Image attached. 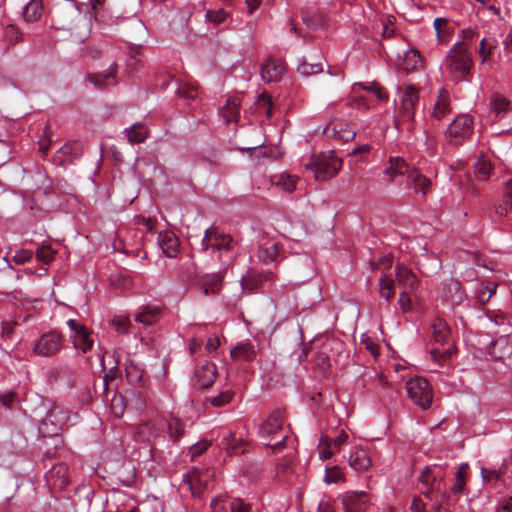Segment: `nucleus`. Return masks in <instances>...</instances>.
Returning <instances> with one entry per match:
<instances>
[{"instance_id":"f257e3e1","label":"nucleus","mask_w":512,"mask_h":512,"mask_svg":"<svg viewBox=\"0 0 512 512\" xmlns=\"http://www.w3.org/2000/svg\"><path fill=\"white\" fill-rule=\"evenodd\" d=\"M394 122L398 127L406 124L411 130L415 121V113L419 105V93L412 85L400 86L397 90V98L394 100Z\"/></svg>"},{"instance_id":"f03ea898","label":"nucleus","mask_w":512,"mask_h":512,"mask_svg":"<svg viewBox=\"0 0 512 512\" xmlns=\"http://www.w3.org/2000/svg\"><path fill=\"white\" fill-rule=\"evenodd\" d=\"M283 412L273 410L258 427V437L262 443L273 450L284 447L287 430L283 425Z\"/></svg>"},{"instance_id":"7ed1b4c3","label":"nucleus","mask_w":512,"mask_h":512,"mask_svg":"<svg viewBox=\"0 0 512 512\" xmlns=\"http://www.w3.org/2000/svg\"><path fill=\"white\" fill-rule=\"evenodd\" d=\"M432 340L441 346L431 350V358L440 366H444L447 360L456 353L452 343V333L449 325L441 318L434 320L432 324Z\"/></svg>"},{"instance_id":"20e7f679","label":"nucleus","mask_w":512,"mask_h":512,"mask_svg":"<svg viewBox=\"0 0 512 512\" xmlns=\"http://www.w3.org/2000/svg\"><path fill=\"white\" fill-rule=\"evenodd\" d=\"M472 65L468 48L462 42H456L442 63V69L454 80L465 78Z\"/></svg>"},{"instance_id":"39448f33","label":"nucleus","mask_w":512,"mask_h":512,"mask_svg":"<svg viewBox=\"0 0 512 512\" xmlns=\"http://www.w3.org/2000/svg\"><path fill=\"white\" fill-rule=\"evenodd\" d=\"M81 24L86 28L88 26L86 18L82 16L75 2H65L52 11V26L56 30L79 34L77 29Z\"/></svg>"},{"instance_id":"423d86ee","label":"nucleus","mask_w":512,"mask_h":512,"mask_svg":"<svg viewBox=\"0 0 512 512\" xmlns=\"http://www.w3.org/2000/svg\"><path fill=\"white\" fill-rule=\"evenodd\" d=\"M342 167V160L333 151L313 155L305 169L314 174L317 181L324 182L334 177Z\"/></svg>"},{"instance_id":"0eeeda50","label":"nucleus","mask_w":512,"mask_h":512,"mask_svg":"<svg viewBox=\"0 0 512 512\" xmlns=\"http://www.w3.org/2000/svg\"><path fill=\"white\" fill-rule=\"evenodd\" d=\"M212 476L213 473L208 468H193L183 474L179 489L182 493H190L193 498H200L208 489Z\"/></svg>"},{"instance_id":"6e6552de","label":"nucleus","mask_w":512,"mask_h":512,"mask_svg":"<svg viewBox=\"0 0 512 512\" xmlns=\"http://www.w3.org/2000/svg\"><path fill=\"white\" fill-rule=\"evenodd\" d=\"M46 408V415L39 424L38 430L44 437L57 436L69 421V411L50 403Z\"/></svg>"},{"instance_id":"1a4fd4ad","label":"nucleus","mask_w":512,"mask_h":512,"mask_svg":"<svg viewBox=\"0 0 512 512\" xmlns=\"http://www.w3.org/2000/svg\"><path fill=\"white\" fill-rule=\"evenodd\" d=\"M406 390L409 398L421 409L426 410L431 406L433 390L427 380L414 376L406 382Z\"/></svg>"},{"instance_id":"9d476101","label":"nucleus","mask_w":512,"mask_h":512,"mask_svg":"<svg viewBox=\"0 0 512 512\" xmlns=\"http://www.w3.org/2000/svg\"><path fill=\"white\" fill-rule=\"evenodd\" d=\"M473 132V119L467 114L456 116L446 130L449 143L457 145L469 138Z\"/></svg>"},{"instance_id":"9b49d317","label":"nucleus","mask_w":512,"mask_h":512,"mask_svg":"<svg viewBox=\"0 0 512 512\" xmlns=\"http://www.w3.org/2000/svg\"><path fill=\"white\" fill-rule=\"evenodd\" d=\"M63 348V337L56 331L42 334L33 347V352L42 357H52Z\"/></svg>"},{"instance_id":"f8f14e48","label":"nucleus","mask_w":512,"mask_h":512,"mask_svg":"<svg viewBox=\"0 0 512 512\" xmlns=\"http://www.w3.org/2000/svg\"><path fill=\"white\" fill-rule=\"evenodd\" d=\"M443 478L444 473L440 466H426L419 476L421 484L425 487L423 494L430 497V494L434 491L442 493L444 490Z\"/></svg>"},{"instance_id":"ddd939ff","label":"nucleus","mask_w":512,"mask_h":512,"mask_svg":"<svg viewBox=\"0 0 512 512\" xmlns=\"http://www.w3.org/2000/svg\"><path fill=\"white\" fill-rule=\"evenodd\" d=\"M70 329V339L76 350L85 354L92 349L93 340L88 329L75 319L66 322Z\"/></svg>"},{"instance_id":"4468645a","label":"nucleus","mask_w":512,"mask_h":512,"mask_svg":"<svg viewBox=\"0 0 512 512\" xmlns=\"http://www.w3.org/2000/svg\"><path fill=\"white\" fill-rule=\"evenodd\" d=\"M232 244L233 240L229 235L217 234L212 227L206 229L202 240L204 250L219 253L230 250Z\"/></svg>"},{"instance_id":"2eb2a0df","label":"nucleus","mask_w":512,"mask_h":512,"mask_svg":"<svg viewBox=\"0 0 512 512\" xmlns=\"http://www.w3.org/2000/svg\"><path fill=\"white\" fill-rule=\"evenodd\" d=\"M452 98L446 89H440L431 105L430 115L433 119L441 121L452 112Z\"/></svg>"},{"instance_id":"dca6fc26","label":"nucleus","mask_w":512,"mask_h":512,"mask_svg":"<svg viewBox=\"0 0 512 512\" xmlns=\"http://www.w3.org/2000/svg\"><path fill=\"white\" fill-rule=\"evenodd\" d=\"M488 353L493 360H504L512 354V336L500 335L489 344Z\"/></svg>"},{"instance_id":"f3484780","label":"nucleus","mask_w":512,"mask_h":512,"mask_svg":"<svg viewBox=\"0 0 512 512\" xmlns=\"http://www.w3.org/2000/svg\"><path fill=\"white\" fill-rule=\"evenodd\" d=\"M407 185L413 189L415 194H420L422 197L426 196L432 187L431 177L424 175L419 169L413 168L407 175Z\"/></svg>"},{"instance_id":"a211bd4d","label":"nucleus","mask_w":512,"mask_h":512,"mask_svg":"<svg viewBox=\"0 0 512 512\" xmlns=\"http://www.w3.org/2000/svg\"><path fill=\"white\" fill-rule=\"evenodd\" d=\"M368 504L364 491H349L342 495V505L345 512H365Z\"/></svg>"},{"instance_id":"6ab92c4d","label":"nucleus","mask_w":512,"mask_h":512,"mask_svg":"<svg viewBox=\"0 0 512 512\" xmlns=\"http://www.w3.org/2000/svg\"><path fill=\"white\" fill-rule=\"evenodd\" d=\"M348 463L356 472H363L371 466V459L365 448L354 446L349 453Z\"/></svg>"},{"instance_id":"aec40b11","label":"nucleus","mask_w":512,"mask_h":512,"mask_svg":"<svg viewBox=\"0 0 512 512\" xmlns=\"http://www.w3.org/2000/svg\"><path fill=\"white\" fill-rule=\"evenodd\" d=\"M410 170L404 158L400 156H390L383 170V175L388 177V180L393 181L400 176L408 175Z\"/></svg>"},{"instance_id":"412c9836","label":"nucleus","mask_w":512,"mask_h":512,"mask_svg":"<svg viewBox=\"0 0 512 512\" xmlns=\"http://www.w3.org/2000/svg\"><path fill=\"white\" fill-rule=\"evenodd\" d=\"M284 72H285V68H284L283 63L280 60L275 59V58H269L262 65L261 77L267 83L277 82V81L281 80Z\"/></svg>"},{"instance_id":"4be33fe9","label":"nucleus","mask_w":512,"mask_h":512,"mask_svg":"<svg viewBox=\"0 0 512 512\" xmlns=\"http://www.w3.org/2000/svg\"><path fill=\"white\" fill-rule=\"evenodd\" d=\"M116 66L112 64L108 70L102 74H88L86 81L93 85L97 90H104L116 85L115 80Z\"/></svg>"},{"instance_id":"5701e85b","label":"nucleus","mask_w":512,"mask_h":512,"mask_svg":"<svg viewBox=\"0 0 512 512\" xmlns=\"http://www.w3.org/2000/svg\"><path fill=\"white\" fill-rule=\"evenodd\" d=\"M257 356V349L250 340L240 341L230 351V357L234 361L251 362Z\"/></svg>"},{"instance_id":"b1692460","label":"nucleus","mask_w":512,"mask_h":512,"mask_svg":"<svg viewBox=\"0 0 512 512\" xmlns=\"http://www.w3.org/2000/svg\"><path fill=\"white\" fill-rule=\"evenodd\" d=\"M223 279L224 275L221 271L206 274L199 279L198 286L205 296L217 294L221 290Z\"/></svg>"},{"instance_id":"393cba45","label":"nucleus","mask_w":512,"mask_h":512,"mask_svg":"<svg viewBox=\"0 0 512 512\" xmlns=\"http://www.w3.org/2000/svg\"><path fill=\"white\" fill-rule=\"evenodd\" d=\"M489 107L490 116L494 117L495 120L502 119L505 114L512 110L511 101L499 93L490 97Z\"/></svg>"},{"instance_id":"a878e982","label":"nucleus","mask_w":512,"mask_h":512,"mask_svg":"<svg viewBox=\"0 0 512 512\" xmlns=\"http://www.w3.org/2000/svg\"><path fill=\"white\" fill-rule=\"evenodd\" d=\"M158 244L163 253L169 257H176L179 248V240L171 231H162L158 235Z\"/></svg>"},{"instance_id":"bb28decb","label":"nucleus","mask_w":512,"mask_h":512,"mask_svg":"<svg viewBox=\"0 0 512 512\" xmlns=\"http://www.w3.org/2000/svg\"><path fill=\"white\" fill-rule=\"evenodd\" d=\"M396 281L403 290H414L417 284L416 275L410 268L402 264L396 267Z\"/></svg>"},{"instance_id":"cd10ccee","label":"nucleus","mask_w":512,"mask_h":512,"mask_svg":"<svg viewBox=\"0 0 512 512\" xmlns=\"http://www.w3.org/2000/svg\"><path fill=\"white\" fill-rule=\"evenodd\" d=\"M217 376L216 365L212 362H206L195 371V377L202 387H209L213 384Z\"/></svg>"},{"instance_id":"c85d7f7f","label":"nucleus","mask_w":512,"mask_h":512,"mask_svg":"<svg viewBox=\"0 0 512 512\" xmlns=\"http://www.w3.org/2000/svg\"><path fill=\"white\" fill-rule=\"evenodd\" d=\"M280 255V247L277 242L267 241L261 244L258 248V259L264 264L274 262Z\"/></svg>"},{"instance_id":"c756f323","label":"nucleus","mask_w":512,"mask_h":512,"mask_svg":"<svg viewBox=\"0 0 512 512\" xmlns=\"http://www.w3.org/2000/svg\"><path fill=\"white\" fill-rule=\"evenodd\" d=\"M146 371L143 365L137 361L130 360L126 366V377L133 384L145 385Z\"/></svg>"},{"instance_id":"7c9ffc66","label":"nucleus","mask_w":512,"mask_h":512,"mask_svg":"<svg viewBox=\"0 0 512 512\" xmlns=\"http://www.w3.org/2000/svg\"><path fill=\"white\" fill-rule=\"evenodd\" d=\"M241 100L238 96L229 97L226 105L220 110V114L226 123L236 121L239 117Z\"/></svg>"},{"instance_id":"2f4dec72","label":"nucleus","mask_w":512,"mask_h":512,"mask_svg":"<svg viewBox=\"0 0 512 512\" xmlns=\"http://www.w3.org/2000/svg\"><path fill=\"white\" fill-rule=\"evenodd\" d=\"M495 213L499 217H506L512 213V179L506 181L503 201L495 207Z\"/></svg>"},{"instance_id":"473e14b6","label":"nucleus","mask_w":512,"mask_h":512,"mask_svg":"<svg viewBox=\"0 0 512 512\" xmlns=\"http://www.w3.org/2000/svg\"><path fill=\"white\" fill-rule=\"evenodd\" d=\"M444 289H447L443 300L451 301L452 303H460L464 298V290L458 281L450 279L448 282L443 284Z\"/></svg>"},{"instance_id":"72a5a7b5","label":"nucleus","mask_w":512,"mask_h":512,"mask_svg":"<svg viewBox=\"0 0 512 512\" xmlns=\"http://www.w3.org/2000/svg\"><path fill=\"white\" fill-rule=\"evenodd\" d=\"M498 45V38L493 34L484 36L481 39L478 53L482 63H485L489 59L490 55L494 52Z\"/></svg>"},{"instance_id":"f704fd0d","label":"nucleus","mask_w":512,"mask_h":512,"mask_svg":"<svg viewBox=\"0 0 512 512\" xmlns=\"http://www.w3.org/2000/svg\"><path fill=\"white\" fill-rule=\"evenodd\" d=\"M498 284L495 282H480L475 285V297L481 304L489 301L492 295L496 292Z\"/></svg>"},{"instance_id":"c9c22d12","label":"nucleus","mask_w":512,"mask_h":512,"mask_svg":"<svg viewBox=\"0 0 512 512\" xmlns=\"http://www.w3.org/2000/svg\"><path fill=\"white\" fill-rule=\"evenodd\" d=\"M125 133L131 144L142 143L148 137V129L140 123L133 124L129 128H126Z\"/></svg>"},{"instance_id":"e433bc0d","label":"nucleus","mask_w":512,"mask_h":512,"mask_svg":"<svg viewBox=\"0 0 512 512\" xmlns=\"http://www.w3.org/2000/svg\"><path fill=\"white\" fill-rule=\"evenodd\" d=\"M354 86L359 87L368 93H371L380 102L388 100V92L386 91V89L375 81L367 83L358 82L355 83Z\"/></svg>"},{"instance_id":"4c0bfd02","label":"nucleus","mask_w":512,"mask_h":512,"mask_svg":"<svg viewBox=\"0 0 512 512\" xmlns=\"http://www.w3.org/2000/svg\"><path fill=\"white\" fill-rule=\"evenodd\" d=\"M43 13V4L41 0H30L23 9V18L27 22L38 20Z\"/></svg>"},{"instance_id":"58836bf2","label":"nucleus","mask_w":512,"mask_h":512,"mask_svg":"<svg viewBox=\"0 0 512 512\" xmlns=\"http://www.w3.org/2000/svg\"><path fill=\"white\" fill-rule=\"evenodd\" d=\"M475 177L482 182H485L489 179L492 166L491 163L483 156L477 158L475 163L473 164Z\"/></svg>"},{"instance_id":"ea45409f","label":"nucleus","mask_w":512,"mask_h":512,"mask_svg":"<svg viewBox=\"0 0 512 512\" xmlns=\"http://www.w3.org/2000/svg\"><path fill=\"white\" fill-rule=\"evenodd\" d=\"M378 293L386 302H390L394 294V281L387 275L382 274L378 281Z\"/></svg>"},{"instance_id":"a19ab883","label":"nucleus","mask_w":512,"mask_h":512,"mask_svg":"<svg viewBox=\"0 0 512 512\" xmlns=\"http://www.w3.org/2000/svg\"><path fill=\"white\" fill-rule=\"evenodd\" d=\"M272 182L283 191L291 192L295 188L297 178L290 174L282 173L274 176Z\"/></svg>"},{"instance_id":"79ce46f5","label":"nucleus","mask_w":512,"mask_h":512,"mask_svg":"<svg viewBox=\"0 0 512 512\" xmlns=\"http://www.w3.org/2000/svg\"><path fill=\"white\" fill-rule=\"evenodd\" d=\"M221 444L228 453H237L238 447L240 453H245V449H241L243 446V440H237L232 433H227L221 439Z\"/></svg>"},{"instance_id":"37998d69","label":"nucleus","mask_w":512,"mask_h":512,"mask_svg":"<svg viewBox=\"0 0 512 512\" xmlns=\"http://www.w3.org/2000/svg\"><path fill=\"white\" fill-rule=\"evenodd\" d=\"M467 463H462L455 475V482L451 487V492L454 494H460L464 491L466 485V475H467Z\"/></svg>"},{"instance_id":"c03bdc74","label":"nucleus","mask_w":512,"mask_h":512,"mask_svg":"<svg viewBox=\"0 0 512 512\" xmlns=\"http://www.w3.org/2000/svg\"><path fill=\"white\" fill-rule=\"evenodd\" d=\"M297 71L302 76H310L321 73L323 71V65L321 62H308L306 59H303L297 66Z\"/></svg>"},{"instance_id":"a18cd8bd","label":"nucleus","mask_w":512,"mask_h":512,"mask_svg":"<svg viewBox=\"0 0 512 512\" xmlns=\"http://www.w3.org/2000/svg\"><path fill=\"white\" fill-rule=\"evenodd\" d=\"M422 59L419 51L417 50H408L403 57L402 67L404 70L409 71L415 69L419 65H421Z\"/></svg>"},{"instance_id":"49530a36","label":"nucleus","mask_w":512,"mask_h":512,"mask_svg":"<svg viewBox=\"0 0 512 512\" xmlns=\"http://www.w3.org/2000/svg\"><path fill=\"white\" fill-rule=\"evenodd\" d=\"M167 430L171 438L178 440L185 432L184 425L177 417H170L167 422Z\"/></svg>"},{"instance_id":"de8ad7c7","label":"nucleus","mask_w":512,"mask_h":512,"mask_svg":"<svg viewBox=\"0 0 512 512\" xmlns=\"http://www.w3.org/2000/svg\"><path fill=\"white\" fill-rule=\"evenodd\" d=\"M225 496H217L211 499L210 508L211 512H233L231 509V501Z\"/></svg>"},{"instance_id":"09e8293b","label":"nucleus","mask_w":512,"mask_h":512,"mask_svg":"<svg viewBox=\"0 0 512 512\" xmlns=\"http://www.w3.org/2000/svg\"><path fill=\"white\" fill-rule=\"evenodd\" d=\"M229 17V13L225 11L223 8H218L215 10H207L205 14V19L208 22H211L215 25H219L227 20Z\"/></svg>"},{"instance_id":"8fccbe9b","label":"nucleus","mask_w":512,"mask_h":512,"mask_svg":"<svg viewBox=\"0 0 512 512\" xmlns=\"http://www.w3.org/2000/svg\"><path fill=\"white\" fill-rule=\"evenodd\" d=\"M157 318V311L153 309H144L134 317L136 323H141L145 326L152 325Z\"/></svg>"},{"instance_id":"3c124183","label":"nucleus","mask_w":512,"mask_h":512,"mask_svg":"<svg viewBox=\"0 0 512 512\" xmlns=\"http://www.w3.org/2000/svg\"><path fill=\"white\" fill-rule=\"evenodd\" d=\"M332 446V439L322 436L318 444L319 457L323 460L329 459L334 453Z\"/></svg>"},{"instance_id":"603ef678","label":"nucleus","mask_w":512,"mask_h":512,"mask_svg":"<svg viewBox=\"0 0 512 512\" xmlns=\"http://www.w3.org/2000/svg\"><path fill=\"white\" fill-rule=\"evenodd\" d=\"M503 475V471L501 469L495 468H481V477L482 480L486 483H496L501 479Z\"/></svg>"},{"instance_id":"864d4df0","label":"nucleus","mask_w":512,"mask_h":512,"mask_svg":"<svg viewBox=\"0 0 512 512\" xmlns=\"http://www.w3.org/2000/svg\"><path fill=\"white\" fill-rule=\"evenodd\" d=\"M433 26L436 31V35L439 42L446 41V36L449 34V29L447 27V19L442 17L436 18L434 20Z\"/></svg>"},{"instance_id":"5fc2aeb1","label":"nucleus","mask_w":512,"mask_h":512,"mask_svg":"<svg viewBox=\"0 0 512 512\" xmlns=\"http://www.w3.org/2000/svg\"><path fill=\"white\" fill-rule=\"evenodd\" d=\"M55 251L49 245H43L37 249V259L43 264H49L55 257Z\"/></svg>"},{"instance_id":"6e6d98bb","label":"nucleus","mask_w":512,"mask_h":512,"mask_svg":"<svg viewBox=\"0 0 512 512\" xmlns=\"http://www.w3.org/2000/svg\"><path fill=\"white\" fill-rule=\"evenodd\" d=\"M233 395L231 390L222 391L217 396L212 397L210 403L214 407H222L231 402Z\"/></svg>"},{"instance_id":"4d7b16f0","label":"nucleus","mask_w":512,"mask_h":512,"mask_svg":"<svg viewBox=\"0 0 512 512\" xmlns=\"http://www.w3.org/2000/svg\"><path fill=\"white\" fill-rule=\"evenodd\" d=\"M267 278V275L249 274L248 277L243 280L242 286L252 290L257 288L263 281L267 280Z\"/></svg>"},{"instance_id":"13d9d810","label":"nucleus","mask_w":512,"mask_h":512,"mask_svg":"<svg viewBox=\"0 0 512 512\" xmlns=\"http://www.w3.org/2000/svg\"><path fill=\"white\" fill-rule=\"evenodd\" d=\"M413 290H403L400 295H399V299H398V303H399V306H400V309L404 312V313H407V312H410L412 310V299H411V292Z\"/></svg>"},{"instance_id":"bf43d9fd","label":"nucleus","mask_w":512,"mask_h":512,"mask_svg":"<svg viewBox=\"0 0 512 512\" xmlns=\"http://www.w3.org/2000/svg\"><path fill=\"white\" fill-rule=\"evenodd\" d=\"M343 480L342 474L337 466L332 468H326V474L324 477V481L328 484L330 483H338Z\"/></svg>"},{"instance_id":"052dcab7","label":"nucleus","mask_w":512,"mask_h":512,"mask_svg":"<svg viewBox=\"0 0 512 512\" xmlns=\"http://www.w3.org/2000/svg\"><path fill=\"white\" fill-rule=\"evenodd\" d=\"M231 509L233 512H251V506L245 504L242 499L234 498L231 501Z\"/></svg>"},{"instance_id":"680f3d73","label":"nucleus","mask_w":512,"mask_h":512,"mask_svg":"<svg viewBox=\"0 0 512 512\" xmlns=\"http://www.w3.org/2000/svg\"><path fill=\"white\" fill-rule=\"evenodd\" d=\"M113 326L119 333H126L128 331L131 322L129 318H117L112 321Z\"/></svg>"},{"instance_id":"e2e57ef3","label":"nucleus","mask_w":512,"mask_h":512,"mask_svg":"<svg viewBox=\"0 0 512 512\" xmlns=\"http://www.w3.org/2000/svg\"><path fill=\"white\" fill-rule=\"evenodd\" d=\"M220 346V339L217 335H212L208 338L205 349L208 353H212Z\"/></svg>"},{"instance_id":"0e129e2a","label":"nucleus","mask_w":512,"mask_h":512,"mask_svg":"<svg viewBox=\"0 0 512 512\" xmlns=\"http://www.w3.org/2000/svg\"><path fill=\"white\" fill-rule=\"evenodd\" d=\"M349 436L345 431H341L338 436L332 439V445L339 449L342 445L348 442Z\"/></svg>"},{"instance_id":"69168bd1","label":"nucleus","mask_w":512,"mask_h":512,"mask_svg":"<svg viewBox=\"0 0 512 512\" xmlns=\"http://www.w3.org/2000/svg\"><path fill=\"white\" fill-rule=\"evenodd\" d=\"M503 44L506 54L512 58V29L506 35Z\"/></svg>"},{"instance_id":"338daca9","label":"nucleus","mask_w":512,"mask_h":512,"mask_svg":"<svg viewBox=\"0 0 512 512\" xmlns=\"http://www.w3.org/2000/svg\"><path fill=\"white\" fill-rule=\"evenodd\" d=\"M31 257H32V253L24 250V251H21V252L17 253V254L14 256V259H15L16 263H18V264H24V263H25L26 261H28Z\"/></svg>"},{"instance_id":"774afa93","label":"nucleus","mask_w":512,"mask_h":512,"mask_svg":"<svg viewBox=\"0 0 512 512\" xmlns=\"http://www.w3.org/2000/svg\"><path fill=\"white\" fill-rule=\"evenodd\" d=\"M412 512H425V504L419 498H414L411 505Z\"/></svg>"}]
</instances>
